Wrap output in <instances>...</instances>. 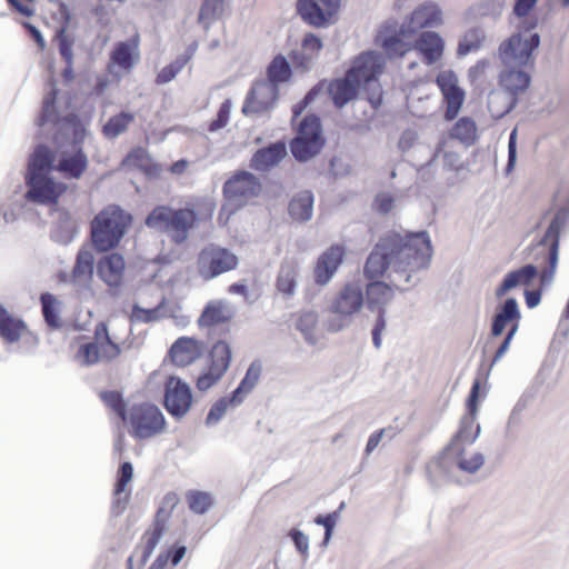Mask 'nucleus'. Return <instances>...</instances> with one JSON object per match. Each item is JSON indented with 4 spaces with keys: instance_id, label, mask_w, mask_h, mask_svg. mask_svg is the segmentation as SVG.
Segmentation results:
<instances>
[{
    "instance_id": "50",
    "label": "nucleus",
    "mask_w": 569,
    "mask_h": 569,
    "mask_svg": "<svg viewBox=\"0 0 569 569\" xmlns=\"http://www.w3.org/2000/svg\"><path fill=\"white\" fill-rule=\"evenodd\" d=\"M485 40V34L479 28L468 30L458 44V56H467L471 51L478 50Z\"/></svg>"
},
{
    "instance_id": "26",
    "label": "nucleus",
    "mask_w": 569,
    "mask_h": 569,
    "mask_svg": "<svg viewBox=\"0 0 569 569\" xmlns=\"http://www.w3.org/2000/svg\"><path fill=\"white\" fill-rule=\"evenodd\" d=\"M27 330V322L23 318L11 313L8 308L0 302V337L7 345H14L22 338Z\"/></svg>"
},
{
    "instance_id": "56",
    "label": "nucleus",
    "mask_w": 569,
    "mask_h": 569,
    "mask_svg": "<svg viewBox=\"0 0 569 569\" xmlns=\"http://www.w3.org/2000/svg\"><path fill=\"white\" fill-rule=\"evenodd\" d=\"M184 63L176 57L170 63L166 64L160 69V71L156 76L154 82L158 86L167 84L171 82L178 73L184 68Z\"/></svg>"
},
{
    "instance_id": "3",
    "label": "nucleus",
    "mask_w": 569,
    "mask_h": 569,
    "mask_svg": "<svg viewBox=\"0 0 569 569\" xmlns=\"http://www.w3.org/2000/svg\"><path fill=\"white\" fill-rule=\"evenodd\" d=\"M47 86L49 91L43 96L41 108L36 117L34 123L38 127L37 137L41 136L42 129L50 124L52 128V148H67L73 146L77 139L84 142L89 136V127L93 119L94 108L80 112L78 107H73L74 94L67 92L64 96L66 114H62L59 107L60 89L58 80L52 73Z\"/></svg>"
},
{
    "instance_id": "64",
    "label": "nucleus",
    "mask_w": 569,
    "mask_h": 569,
    "mask_svg": "<svg viewBox=\"0 0 569 569\" xmlns=\"http://www.w3.org/2000/svg\"><path fill=\"white\" fill-rule=\"evenodd\" d=\"M489 68H490L489 60L481 59V60L477 61V63L475 66L470 67V69L468 70V78H469L470 82L475 83V82L481 81L485 78Z\"/></svg>"
},
{
    "instance_id": "32",
    "label": "nucleus",
    "mask_w": 569,
    "mask_h": 569,
    "mask_svg": "<svg viewBox=\"0 0 569 569\" xmlns=\"http://www.w3.org/2000/svg\"><path fill=\"white\" fill-rule=\"evenodd\" d=\"M286 156V143L279 141L267 148L258 150L251 160L256 169L267 170L278 164Z\"/></svg>"
},
{
    "instance_id": "36",
    "label": "nucleus",
    "mask_w": 569,
    "mask_h": 569,
    "mask_svg": "<svg viewBox=\"0 0 569 569\" xmlns=\"http://www.w3.org/2000/svg\"><path fill=\"white\" fill-rule=\"evenodd\" d=\"M322 49V41L313 33H307L301 43V53L292 56L293 62L302 68H308L310 62L316 59Z\"/></svg>"
},
{
    "instance_id": "61",
    "label": "nucleus",
    "mask_w": 569,
    "mask_h": 569,
    "mask_svg": "<svg viewBox=\"0 0 569 569\" xmlns=\"http://www.w3.org/2000/svg\"><path fill=\"white\" fill-rule=\"evenodd\" d=\"M101 360L112 361L121 355V347L112 339L99 343Z\"/></svg>"
},
{
    "instance_id": "2",
    "label": "nucleus",
    "mask_w": 569,
    "mask_h": 569,
    "mask_svg": "<svg viewBox=\"0 0 569 569\" xmlns=\"http://www.w3.org/2000/svg\"><path fill=\"white\" fill-rule=\"evenodd\" d=\"M133 223V216L118 203L103 207L90 221V242L96 253L97 276L112 296H118L126 274V258L117 251Z\"/></svg>"
},
{
    "instance_id": "42",
    "label": "nucleus",
    "mask_w": 569,
    "mask_h": 569,
    "mask_svg": "<svg viewBox=\"0 0 569 569\" xmlns=\"http://www.w3.org/2000/svg\"><path fill=\"white\" fill-rule=\"evenodd\" d=\"M180 502L179 496L176 491H168L163 497L156 510L151 526L156 527L157 520L164 525V531L169 530V522L173 510Z\"/></svg>"
},
{
    "instance_id": "7",
    "label": "nucleus",
    "mask_w": 569,
    "mask_h": 569,
    "mask_svg": "<svg viewBox=\"0 0 569 569\" xmlns=\"http://www.w3.org/2000/svg\"><path fill=\"white\" fill-rule=\"evenodd\" d=\"M385 69V59L380 53L368 51L361 53L355 61L349 77L368 92V100L372 107L378 108L382 101V91L378 82Z\"/></svg>"
},
{
    "instance_id": "18",
    "label": "nucleus",
    "mask_w": 569,
    "mask_h": 569,
    "mask_svg": "<svg viewBox=\"0 0 569 569\" xmlns=\"http://www.w3.org/2000/svg\"><path fill=\"white\" fill-rule=\"evenodd\" d=\"M341 0H298L297 10L311 26L322 27L338 13Z\"/></svg>"
},
{
    "instance_id": "51",
    "label": "nucleus",
    "mask_w": 569,
    "mask_h": 569,
    "mask_svg": "<svg viewBox=\"0 0 569 569\" xmlns=\"http://www.w3.org/2000/svg\"><path fill=\"white\" fill-rule=\"evenodd\" d=\"M166 533L164 525L157 520L156 527L151 526L142 535V539H146V543L141 553L150 558Z\"/></svg>"
},
{
    "instance_id": "10",
    "label": "nucleus",
    "mask_w": 569,
    "mask_h": 569,
    "mask_svg": "<svg viewBox=\"0 0 569 569\" xmlns=\"http://www.w3.org/2000/svg\"><path fill=\"white\" fill-rule=\"evenodd\" d=\"M539 43L538 33L525 37L521 32H517L500 43L498 56L505 67L517 66L532 69L535 66L533 51Z\"/></svg>"
},
{
    "instance_id": "43",
    "label": "nucleus",
    "mask_w": 569,
    "mask_h": 569,
    "mask_svg": "<svg viewBox=\"0 0 569 569\" xmlns=\"http://www.w3.org/2000/svg\"><path fill=\"white\" fill-rule=\"evenodd\" d=\"M452 139H457L466 146H471L477 140L476 122L469 117L460 118L449 132Z\"/></svg>"
},
{
    "instance_id": "33",
    "label": "nucleus",
    "mask_w": 569,
    "mask_h": 569,
    "mask_svg": "<svg viewBox=\"0 0 569 569\" xmlns=\"http://www.w3.org/2000/svg\"><path fill=\"white\" fill-rule=\"evenodd\" d=\"M168 306V299L162 297L159 303L153 308H144L139 305V302H133L131 305V311L129 315V320L131 323L141 322V323H151L159 321L167 317L166 308Z\"/></svg>"
},
{
    "instance_id": "29",
    "label": "nucleus",
    "mask_w": 569,
    "mask_h": 569,
    "mask_svg": "<svg viewBox=\"0 0 569 569\" xmlns=\"http://www.w3.org/2000/svg\"><path fill=\"white\" fill-rule=\"evenodd\" d=\"M233 318L232 311L224 310L222 300H211L203 307L197 323L200 328H210L227 323Z\"/></svg>"
},
{
    "instance_id": "45",
    "label": "nucleus",
    "mask_w": 569,
    "mask_h": 569,
    "mask_svg": "<svg viewBox=\"0 0 569 569\" xmlns=\"http://www.w3.org/2000/svg\"><path fill=\"white\" fill-rule=\"evenodd\" d=\"M224 0H202L198 22L208 30L223 10Z\"/></svg>"
},
{
    "instance_id": "1",
    "label": "nucleus",
    "mask_w": 569,
    "mask_h": 569,
    "mask_svg": "<svg viewBox=\"0 0 569 569\" xmlns=\"http://www.w3.org/2000/svg\"><path fill=\"white\" fill-rule=\"evenodd\" d=\"M432 247L427 232L386 233L379 239L367 258L363 273L368 280V307L378 309V318L372 329L376 348L381 346V333L386 329L383 306L393 298L392 288L378 279L388 271L390 282L398 289L407 290L412 286L417 273L426 269L431 260Z\"/></svg>"
},
{
    "instance_id": "53",
    "label": "nucleus",
    "mask_w": 569,
    "mask_h": 569,
    "mask_svg": "<svg viewBox=\"0 0 569 569\" xmlns=\"http://www.w3.org/2000/svg\"><path fill=\"white\" fill-rule=\"evenodd\" d=\"M77 359L83 367H91L101 361L99 343L97 341L83 342L77 351Z\"/></svg>"
},
{
    "instance_id": "17",
    "label": "nucleus",
    "mask_w": 569,
    "mask_h": 569,
    "mask_svg": "<svg viewBox=\"0 0 569 569\" xmlns=\"http://www.w3.org/2000/svg\"><path fill=\"white\" fill-rule=\"evenodd\" d=\"M481 389V379L476 378L472 382L468 399L467 413L461 418L459 429L456 433L453 443H472L480 432V426L476 422L478 405Z\"/></svg>"
},
{
    "instance_id": "52",
    "label": "nucleus",
    "mask_w": 569,
    "mask_h": 569,
    "mask_svg": "<svg viewBox=\"0 0 569 569\" xmlns=\"http://www.w3.org/2000/svg\"><path fill=\"white\" fill-rule=\"evenodd\" d=\"M223 376L224 373L219 371L214 363H207L206 368L197 377L196 387L199 391L204 392L217 385Z\"/></svg>"
},
{
    "instance_id": "40",
    "label": "nucleus",
    "mask_w": 569,
    "mask_h": 569,
    "mask_svg": "<svg viewBox=\"0 0 569 569\" xmlns=\"http://www.w3.org/2000/svg\"><path fill=\"white\" fill-rule=\"evenodd\" d=\"M313 197L310 191L298 193L289 203L290 216L298 221H306L312 214Z\"/></svg>"
},
{
    "instance_id": "23",
    "label": "nucleus",
    "mask_w": 569,
    "mask_h": 569,
    "mask_svg": "<svg viewBox=\"0 0 569 569\" xmlns=\"http://www.w3.org/2000/svg\"><path fill=\"white\" fill-rule=\"evenodd\" d=\"M412 50L418 52L425 64L432 66L441 60L445 41L437 32L423 31L412 43Z\"/></svg>"
},
{
    "instance_id": "30",
    "label": "nucleus",
    "mask_w": 569,
    "mask_h": 569,
    "mask_svg": "<svg viewBox=\"0 0 569 569\" xmlns=\"http://www.w3.org/2000/svg\"><path fill=\"white\" fill-rule=\"evenodd\" d=\"M442 22L441 11L436 4L425 3L416 8L409 19V27L419 30L439 26Z\"/></svg>"
},
{
    "instance_id": "27",
    "label": "nucleus",
    "mask_w": 569,
    "mask_h": 569,
    "mask_svg": "<svg viewBox=\"0 0 569 569\" xmlns=\"http://www.w3.org/2000/svg\"><path fill=\"white\" fill-rule=\"evenodd\" d=\"M363 305L362 290L357 284H346L332 303V311L342 316L358 312Z\"/></svg>"
},
{
    "instance_id": "19",
    "label": "nucleus",
    "mask_w": 569,
    "mask_h": 569,
    "mask_svg": "<svg viewBox=\"0 0 569 569\" xmlns=\"http://www.w3.org/2000/svg\"><path fill=\"white\" fill-rule=\"evenodd\" d=\"M206 350V343L196 337L181 336L173 341L167 352L170 361L180 368L188 367L200 359Z\"/></svg>"
},
{
    "instance_id": "63",
    "label": "nucleus",
    "mask_w": 569,
    "mask_h": 569,
    "mask_svg": "<svg viewBox=\"0 0 569 569\" xmlns=\"http://www.w3.org/2000/svg\"><path fill=\"white\" fill-rule=\"evenodd\" d=\"M317 321H318V317H317V313L315 312H305L302 313L299 319H298V322H297V328L305 335V336H309L316 325H317Z\"/></svg>"
},
{
    "instance_id": "39",
    "label": "nucleus",
    "mask_w": 569,
    "mask_h": 569,
    "mask_svg": "<svg viewBox=\"0 0 569 569\" xmlns=\"http://www.w3.org/2000/svg\"><path fill=\"white\" fill-rule=\"evenodd\" d=\"M232 360L231 346L222 339L213 343L207 356V363H214L219 371L226 373Z\"/></svg>"
},
{
    "instance_id": "60",
    "label": "nucleus",
    "mask_w": 569,
    "mask_h": 569,
    "mask_svg": "<svg viewBox=\"0 0 569 569\" xmlns=\"http://www.w3.org/2000/svg\"><path fill=\"white\" fill-rule=\"evenodd\" d=\"M130 497H131V490H127L122 495H117V496L112 495L111 508H110V512H111L112 517L117 518V517H120L123 515V512L126 511L128 503L130 501Z\"/></svg>"
},
{
    "instance_id": "22",
    "label": "nucleus",
    "mask_w": 569,
    "mask_h": 569,
    "mask_svg": "<svg viewBox=\"0 0 569 569\" xmlns=\"http://www.w3.org/2000/svg\"><path fill=\"white\" fill-rule=\"evenodd\" d=\"M54 213H58V219L52 222L50 228V239L60 246H68L78 236L79 223L66 207H58Z\"/></svg>"
},
{
    "instance_id": "4",
    "label": "nucleus",
    "mask_w": 569,
    "mask_h": 569,
    "mask_svg": "<svg viewBox=\"0 0 569 569\" xmlns=\"http://www.w3.org/2000/svg\"><path fill=\"white\" fill-rule=\"evenodd\" d=\"M53 172L56 171L51 170L34 150L30 152L24 173L27 186L24 198L31 203L48 207L50 214L58 210L61 196L69 189V186L58 180Z\"/></svg>"
},
{
    "instance_id": "11",
    "label": "nucleus",
    "mask_w": 569,
    "mask_h": 569,
    "mask_svg": "<svg viewBox=\"0 0 569 569\" xmlns=\"http://www.w3.org/2000/svg\"><path fill=\"white\" fill-rule=\"evenodd\" d=\"M161 405L172 419L181 421L194 405L191 386L177 375L167 377Z\"/></svg>"
},
{
    "instance_id": "48",
    "label": "nucleus",
    "mask_w": 569,
    "mask_h": 569,
    "mask_svg": "<svg viewBox=\"0 0 569 569\" xmlns=\"http://www.w3.org/2000/svg\"><path fill=\"white\" fill-rule=\"evenodd\" d=\"M134 476L133 463L129 460L122 461L117 470L116 480L112 488L113 496L124 493Z\"/></svg>"
},
{
    "instance_id": "24",
    "label": "nucleus",
    "mask_w": 569,
    "mask_h": 569,
    "mask_svg": "<svg viewBox=\"0 0 569 569\" xmlns=\"http://www.w3.org/2000/svg\"><path fill=\"white\" fill-rule=\"evenodd\" d=\"M346 250L340 244H333L327 249L317 260L313 269L315 281L323 286L335 274L338 267L341 264Z\"/></svg>"
},
{
    "instance_id": "15",
    "label": "nucleus",
    "mask_w": 569,
    "mask_h": 569,
    "mask_svg": "<svg viewBox=\"0 0 569 569\" xmlns=\"http://www.w3.org/2000/svg\"><path fill=\"white\" fill-rule=\"evenodd\" d=\"M321 124L318 117L307 116L300 123L298 136L291 141L290 149L299 161L315 157L322 148Z\"/></svg>"
},
{
    "instance_id": "5",
    "label": "nucleus",
    "mask_w": 569,
    "mask_h": 569,
    "mask_svg": "<svg viewBox=\"0 0 569 569\" xmlns=\"http://www.w3.org/2000/svg\"><path fill=\"white\" fill-rule=\"evenodd\" d=\"M199 221V212L188 204L178 209L158 204L144 218L148 228L167 233L177 246L188 240L190 231L198 227Z\"/></svg>"
},
{
    "instance_id": "6",
    "label": "nucleus",
    "mask_w": 569,
    "mask_h": 569,
    "mask_svg": "<svg viewBox=\"0 0 569 569\" xmlns=\"http://www.w3.org/2000/svg\"><path fill=\"white\" fill-rule=\"evenodd\" d=\"M83 144L84 142H80V138L73 146L67 148H51L46 142H38L33 150L51 170L60 173L63 179L79 180L89 167V158L84 152Z\"/></svg>"
},
{
    "instance_id": "47",
    "label": "nucleus",
    "mask_w": 569,
    "mask_h": 569,
    "mask_svg": "<svg viewBox=\"0 0 569 569\" xmlns=\"http://www.w3.org/2000/svg\"><path fill=\"white\" fill-rule=\"evenodd\" d=\"M22 208L23 204L17 200L0 199V232L3 231L6 226L18 221Z\"/></svg>"
},
{
    "instance_id": "12",
    "label": "nucleus",
    "mask_w": 569,
    "mask_h": 569,
    "mask_svg": "<svg viewBox=\"0 0 569 569\" xmlns=\"http://www.w3.org/2000/svg\"><path fill=\"white\" fill-rule=\"evenodd\" d=\"M526 69H528V67L509 66L499 73L498 83L508 94V101L502 109L495 110L492 104L498 94L491 92L489 96V106L492 112H496L498 116H503L515 108L518 96L523 93L531 82V77Z\"/></svg>"
},
{
    "instance_id": "14",
    "label": "nucleus",
    "mask_w": 569,
    "mask_h": 569,
    "mask_svg": "<svg viewBox=\"0 0 569 569\" xmlns=\"http://www.w3.org/2000/svg\"><path fill=\"white\" fill-rule=\"evenodd\" d=\"M140 61V34L133 33L130 38L118 41L110 52L107 72L113 81H121L123 73H130Z\"/></svg>"
},
{
    "instance_id": "49",
    "label": "nucleus",
    "mask_w": 569,
    "mask_h": 569,
    "mask_svg": "<svg viewBox=\"0 0 569 569\" xmlns=\"http://www.w3.org/2000/svg\"><path fill=\"white\" fill-rule=\"evenodd\" d=\"M297 264L295 262L282 263L278 280L277 288L284 295H291L296 287Z\"/></svg>"
},
{
    "instance_id": "13",
    "label": "nucleus",
    "mask_w": 569,
    "mask_h": 569,
    "mask_svg": "<svg viewBox=\"0 0 569 569\" xmlns=\"http://www.w3.org/2000/svg\"><path fill=\"white\" fill-rule=\"evenodd\" d=\"M249 194V170L240 169L233 172L223 183V202L220 207L218 221L226 224L231 216L246 204Z\"/></svg>"
},
{
    "instance_id": "37",
    "label": "nucleus",
    "mask_w": 569,
    "mask_h": 569,
    "mask_svg": "<svg viewBox=\"0 0 569 569\" xmlns=\"http://www.w3.org/2000/svg\"><path fill=\"white\" fill-rule=\"evenodd\" d=\"M134 120V113L128 110L112 114L102 126V133L107 139H116L127 131L129 124Z\"/></svg>"
},
{
    "instance_id": "16",
    "label": "nucleus",
    "mask_w": 569,
    "mask_h": 569,
    "mask_svg": "<svg viewBox=\"0 0 569 569\" xmlns=\"http://www.w3.org/2000/svg\"><path fill=\"white\" fill-rule=\"evenodd\" d=\"M436 84L442 96L443 119L452 121L458 117L463 106L466 92L459 86L458 77L452 70L440 71L437 74Z\"/></svg>"
},
{
    "instance_id": "9",
    "label": "nucleus",
    "mask_w": 569,
    "mask_h": 569,
    "mask_svg": "<svg viewBox=\"0 0 569 569\" xmlns=\"http://www.w3.org/2000/svg\"><path fill=\"white\" fill-rule=\"evenodd\" d=\"M238 264L239 258L231 249L214 242L203 246L196 260L198 276L203 281H210L230 272L237 269Z\"/></svg>"
},
{
    "instance_id": "21",
    "label": "nucleus",
    "mask_w": 569,
    "mask_h": 569,
    "mask_svg": "<svg viewBox=\"0 0 569 569\" xmlns=\"http://www.w3.org/2000/svg\"><path fill=\"white\" fill-rule=\"evenodd\" d=\"M569 211L566 209H561L557 212L552 221L550 222L545 237L543 241H551V247L549 251V268L545 269L541 274L540 279L542 283H547L551 281L553 278V273L556 270L557 261H558V243H559V236L560 230L562 226L565 224L567 218H568Z\"/></svg>"
},
{
    "instance_id": "31",
    "label": "nucleus",
    "mask_w": 569,
    "mask_h": 569,
    "mask_svg": "<svg viewBox=\"0 0 569 569\" xmlns=\"http://www.w3.org/2000/svg\"><path fill=\"white\" fill-rule=\"evenodd\" d=\"M40 303L43 320L50 330H60L63 327L61 319L62 302L56 295L44 291L40 295Z\"/></svg>"
},
{
    "instance_id": "62",
    "label": "nucleus",
    "mask_w": 569,
    "mask_h": 569,
    "mask_svg": "<svg viewBox=\"0 0 569 569\" xmlns=\"http://www.w3.org/2000/svg\"><path fill=\"white\" fill-rule=\"evenodd\" d=\"M21 340V346L19 347L21 352L33 355L40 343L39 337L33 331L29 330L27 327V330L23 331Z\"/></svg>"
},
{
    "instance_id": "59",
    "label": "nucleus",
    "mask_w": 569,
    "mask_h": 569,
    "mask_svg": "<svg viewBox=\"0 0 569 569\" xmlns=\"http://www.w3.org/2000/svg\"><path fill=\"white\" fill-rule=\"evenodd\" d=\"M187 546L180 542H174L163 549L159 556H164L167 559V565L170 563L171 567H177L187 553Z\"/></svg>"
},
{
    "instance_id": "55",
    "label": "nucleus",
    "mask_w": 569,
    "mask_h": 569,
    "mask_svg": "<svg viewBox=\"0 0 569 569\" xmlns=\"http://www.w3.org/2000/svg\"><path fill=\"white\" fill-rule=\"evenodd\" d=\"M151 161V154L141 146L133 147L122 159V166H131L141 172V167Z\"/></svg>"
},
{
    "instance_id": "8",
    "label": "nucleus",
    "mask_w": 569,
    "mask_h": 569,
    "mask_svg": "<svg viewBox=\"0 0 569 569\" xmlns=\"http://www.w3.org/2000/svg\"><path fill=\"white\" fill-rule=\"evenodd\" d=\"M123 422L129 425V435L137 440L153 438L167 428L163 412L151 401L133 403Z\"/></svg>"
},
{
    "instance_id": "38",
    "label": "nucleus",
    "mask_w": 569,
    "mask_h": 569,
    "mask_svg": "<svg viewBox=\"0 0 569 569\" xmlns=\"http://www.w3.org/2000/svg\"><path fill=\"white\" fill-rule=\"evenodd\" d=\"M520 318V312L518 310L517 301L513 298H509L506 300L502 310L496 315L491 328V333L495 337L500 336L508 321H512L518 325Z\"/></svg>"
},
{
    "instance_id": "57",
    "label": "nucleus",
    "mask_w": 569,
    "mask_h": 569,
    "mask_svg": "<svg viewBox=\"0 0 569 569\" xmlns=\"http://www.w3.org/2000/svg\"><path fill=\"white\" fill-rule=\"evenodd\" d=\"M229 409L231 408L227 405L226 400H223L221 397L217 399L209 408V411L204 418V426L208 428L217 426L226 416Z\"/></svg>"
},
{
    "instance_id": "41",
    "label": "nucleus",
    "mask_w": 569,
    "mask_h": 569,
    "mask_svg": "<svg viewBox=\"0 0 569 569\" xmlns=\"http://www.w3.org/2000/svg\"><path fill=\"white\" fill-rule=\"evenodd\" d=\"M101 401L112 410L122 421L130 411L129 402L124 399L123 392L117 389L102 390L99 393Z\"/></svg>"
},
{
    "instance_id": "20",
    "label": "nucleus",
    "mask_w": 569,
    "mask_h": 569,
    "mask_svg": "<svg viewBox=\"0 0 569 569\" xmlns=\"http://www.w3.org/2000/svg\"><path fill=\"white\" fill-rule=\"evenodd\" d=\"M375 44L390 59L402 58L412 50V43L406 40V31L393 26L381 27L376 34Z\"/></svg>"
},
{
    "instance_id": "28",
    "label": "nucleus",
    "mask_w": 569,
    "mask_h": 569,
    "mask_svg": "<svg viewBox=\"0 0 569 569\" xmlns=\"http://www.w3.org/2000/svg\"><path fill=\"white\" fill-rule=\"evenodd\" d=\"M278 87L266 80L256 81L251 88V112L268 111L276 102Z\"/></svg>"
},
{
    "instance_id": "35",
    "label": "nucleus",
    "mask_w": 569,
    "mask_h": 569,
    "mask_svg": "<svg viewBox=\"0 0 569 569\" xmlns=\"http://www.w3.org/2000/svg\"><path fill=\"white\" fill-rule=\"evenodd\" d=\"M358 88V84L347 72L345 78L331 81L328 91L333 103L337 107H342L356 97Z\"/></svg>"
},
{
    "instance_id": "34",
    "label": "nucleus",
    "mask_w": 569,
    "mask_h": 569,
    "mask_svg": "<svg viewBox=\"0 0 569 569\" xmlns=\"http://www.w3.org/2000/svg\"><path fill=\"white\" fill-rule=\"evenodd\" d=\"M538 274V270L532 264L523 266L520 269L513 270L509 272L501 284L497 288L496 295L497 297H502L506 295L509 290L516 288L520 284H529L533 278H536Z\"/></svg>"
},
{
    "instance_id": "54",
    "label": "nucleus",
    "mask_w": 569,
    "mask_h": 569,
    "mask_svg": "<svg viewBox=\"0 0 569 569\" xmlns=\"http://www.w3.org/2000/svg\"><path fill=\"white\" fill-rule=\"evenodd\" d=\"M247 393H249V368L244 371L239 385L221 398L226 400L227 405L232 409L243 402Z\"/></svg>"
},
{
    "instance_id": "58",
    "label": "nucleus",
    "mask_w": 569,
    "mask_h": 569,
    "mask_svg": "<svg viewBox=\"0 0 569 569\" xmlns=\"http://www.w3.org/2000/svg\"><path fill=\"white\" fill-rule=\"evenodd\" d=\"M94 269V257L88 250H79L77 254V260L73 266L72 272L73 274L87 273L91 276Z\"/></svg>"
},
{
    "instance_id": "25",
    "label": "nucleus",
    "mask_w": 569,
    "mask_h": 569,
    "mask_svg": "<svg viewBox=\"0 0 569 569\" xmlns=\"http://www.w3.org/2000/svg\"><path fill=\"white\" fill-rule=\"evenodd\" d=\"M54 3L58 6V11L61 17L60 26L56 31V37L59 41L58 50L64 62H73L74 39L67 33L72 13L70 7L64 1L54 0Z\"/></svg>"
},
{
    "instance_id": "46",
    "label": "nucleus",
    "mask_w": 569,
    "mask_h": 569,
    "mask_svg": "<svg viewBox=\"0 0 569 569\" xmlns=\"http://www.w3.org/2000/svg\"><path fill=\"white\" fill-rule=\"evenodd\" d=\"M268 82L274 83L278 87V83L286 82L291 77V67L286 58L281 54L273 58L270 62L268 69Z\"/></svg>"
},
{
    "instance_id": "44",
    "label": "nucleus",
    "mask_w": 569,
    "mask_h": 569,
    "mask_svg": "<svg viewBox=\"0 0 569 569\" xmlns=\"http://www.w3.org/2000/svg\"><path fill=\"white\" fill-rule=\"evenodd\" d=\"M186 497L188 508L198 516L207 513L214 503L212 495L203 490L191 489L187 491Z\"/></svg>"
}]
</instances>
